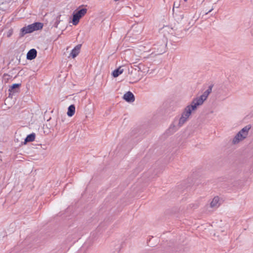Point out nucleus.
<instances>
[{"label":"nucleus","mask_w":253,"mask_h":253,"mask_svg":"<svg viewBox=\"0 0 253 253\" xmlns=\"http://www.w3.org/2000/svg\"><path fill=\"white\" fill-rule=\"evenodd\" d=\"M211 90L212 86L210 85L201 95L194 98L191 104L186 106L183 109L179 119L177 125H171L169 130L171 133H173L179 128L183 126L189 119L192 112L195 111L199 106L202 105L204 101L206 100L208 96L211 93Z\"/></svg>","instance_id":"nucleus-1"},{"label":"nucleus","mask_w":253,"mask_h":253,"mask_svg":"<svg viewBox=\"0 0 253 253\" xmlns=\"http://www.w3.org/2000/svg\"><path fill=\"white\" fill-rule=\"evenodd\" d=\"M252 126L248 125L244 126L238 131L231 140V143L233 145H237L246 139L249 135V131Z\"/></svg>","instance_id":"nucleus-2"},{"label":"nucleus","mask_w":253,"mask_h":253,"mask_svg":"<svg viewBox=\"0 0 253 253\" xmlns=\"http://www.w3.org/2000/svg\"><path fill=\"white\" fill-rule=\"evenodd\" d=\"M43 24L40 22H36L27 26L24 27L21 29V32L23 35L32 33L42 28Z\"/></svg>","instance_id":"nucleus-3"},{"label":"nucleus","mask_w":253,"mask_h":253,"mask_svg":"<svg viewBox=\"0 0 253 253\" xmlns=\"http://www.w3.org/2000/svg\"><path fill=\"white\" fill-rule=\"evenodd\" d=\"M87 12V9L82 8L77 12L74 11L73 14L72 23L74 25H77L80 19L83 17Z\"/></svg>","instance_id":"nucleus-4"},{"label":"nucleus","mask_w":253,"mask_h":253,"mask_svg":"<svg viewBox=\"0 0 253 253\" xmlns=\"http://www.w3.org/2000/svg\"><path fill=\"white\" fill-rule=\"evenodd\" d=\"M123 99L127 102L131 103L135 100L134 96L130 91H127L123 96Z\"/></svg>","instance_id":"nucleus-5"},{"label":"nucleus","mask_w":253,"mask_h":253,"mask_svg":"<svg viewBox=\"0 0 253 253\" xmlns=\"http://www.w3.org/2000/svg\"><path fill=\"white\" fill-rule=\"evenodd\" d=\"M220 205V198L216 196L213 198L210 203V207L213 209L217 208Z\"/></svg>","instance_id":"nucleus-6"},{"label":"nucleus","mask_w":253,"mask_h":253,"mask_svg":"<svg viewBox=\"0 0 253 253\" xmlns=\"http://www.w3.org/2000/svg\"><path fill=\"white\" fill-rule=\"evenodd\" d=\"M37 50L35 49H30L27 54V59L28 60H33L37 56Z\"/></svg>","instance_id":"nucleus-7"},{"label":"nucleus","mask_w":253,"mask_h":253,"mask_svg":"<svg viewBox=\"0 0 253 253\" xmlns=\"http://www.w3.org/2000/svg\"><path fill=\"white\" fill-rule=\"evenodd\" d=\"M81 47V44H78L76 45L74 49H72L70 56L72 57L73 58H75L80 53V49Z\"/></svg>","instance_id":"nucleus-8"},{"label":"nucleus","mask_w":253,"mask_h":253,"mask_svg":"<svg viewBox=\"0 0 253 253\" xmlns=\"http://www.w3.org/2000/svg\"><path fill=\"white\" fill-rule=\"evenodd\" d=\"M123 72L124 69H123V68L122 67H120L113 72L112 75L114 77L116 78L118 77L121 74H122Z\"/></svg>","instance_id":"nucleus-9"},{"label":"nucleus","mask_w":253,"mask_h":253,"mask_svg":"<svg viewBox=\"0 0 253 253\" xmlns=\"http://www.w3.org/2000/svg\"><path fill=\"white\" fill-rule=\"evenodd\" d=\"M75 112V107L74 105H70L68 108L67 115L69 117L73 116Z\"/></svg>","instance_id":"nucleus-10"},{"label":"nucleus","mask_w":253,"mask_h":253,"mask_svg":"<svg viewBox=\"0 0 253 253\" xmlns=\"http://www.w3.org/2000/svg\"><path fill=\"white\" fill-rule=\"evenodd\" d=\"M35 134L34 133L30 134L28 135L26 138L25 139L24 144H26L27 142H32L35 140Z\"/></svg>","instance_id":"nucleus-11"},{"label":"nucleus","mask_w":253,"mask_h":253,"mask_svg":"<svg viewBox=\"0 0 253 253\" xmlns=\"http://www.w3.org/2000/svg\"><path fill=\"white\" fill-rule=\"evenodd\" d=\"M20 85V84H13L10 87V88H9V90L10 91H11L12 89H15L16 88H17L18 87H19V86Z\"/></svg>","instance_id":"nucleus-12"},{"label":"nucleus","mask_w":253,"mask_h":253,"mask_svg":"<svg viewBox=\"0 0 253 253\" xmlns=\"http://www.w3.org/2000/svg\"><path fill=\"white\" fill-rule=\"evenodd\" d=\"M60 17H61V15H59L57 18H56V22H55V24H54V26L56 27V28H57L58 27V26L60 22Z\"/></svg>","instance_id":"nucleus-13"},{"label":"nucleus","mask_w":253,"mask_h":253,"mask_svg":"<svg viewBox=\"0 0 253 253\" xmlns=\"http://www.w3.org/2000/svg\"><path fill=\"white\" fill-rule=\"evenodd\" d=\"M120 250V246L118 244L116 248L115 249V251L113 253H119Z\"/></svg>","instance_id":"nucleus-14"},{"label":"nucleus","mask_w":253,"mask_h":253,"mask_svg":"<svg viewBox=\"0 0 253 253\" xmlns=\"http://www.w3.org/2000/svg\"><path fill=\"white\" fill-rule=\"evenodd\" d=\"M13 33V31L11 29L9 30L7 33V37H10Z\"/></svg>","instance_id":"nucleus-15"},{"label":"nucleus","mask_w":253,"mask_h":253,"mask_svg":"<svg viewBox=\"0 0 253 253\" xmlns=\"http://www.w3.org/2000/svg\"><path fill=\"white\" fill-rule=\"evenodd\" d=\"M212 10V9H211V10H210L209 11V12L211 11V10Z\"/></svg>","instance_id":"nucleus-16"},{"label":"nucleus","mask_w":253,"mask_h":253,"mask_svg":"<svg viewBox=\"0 0 253 253\" xmlns=\"http://www.w3.org/2000/svg\"><path fill=\"white\" fill-rule=\"evenodd\" d=\"M187 0H184V1H186Z\"/></svg>","instance_id":"nucleus-17"}]
</instances>
